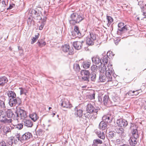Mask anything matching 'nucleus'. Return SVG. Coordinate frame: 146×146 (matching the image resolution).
Masks as SVG:
<instances>
[{
    "label": "nucleus",
    "mask_w": 146,
    "mask_h": 146,
    "mask_svg": "<svg viewBox=\"0 0 146 146\" xmlns=\"http://www.w3.org/2000/svg\"><path fill=\"white\" fill-rule=\"evenodd\" d=\"M45 24L44 23H41L40 25V26L39 29L40 30H42L43 29Z\"/></svg>",
    "instance_id": "nucleus-57"
},
{
    "label": "nucleus",
    "mask_w": 146,
    "mask_h": 146,
    "mask_svg": "<svg viewBox=\"0 0 146 146\" xmlns=\"http://www.w3.org/2000/svg\"><path fill=\"white\" fill-rule=\"evenodd\" d=\"M118 98L117 97H113L112 98L113 101L112 102L113 103H112L111 105L113 106H117V104L118 103Z\"/></svg>",
    "instance_id": "nucleus-35"
},
{
    "label": "nucleus",
    "mask_w": 146,
    "mask_h": 146,
    "mask_svg": "<svg viewBox=\"0 0 146 146\" xmlns=\"http://www.w3.org/2000/svg\"><path fill=\"white\" fill-rule=\"evenodd\" d=\"M19 51V53L20 54V55L22 56L23 55V50H20Z\"/></svg>",
    "instance_id": "nucleus-63"
},
{
    "label": "nucleus",
    "mask_w": 146,
    "mask_h": 146,
    "mask_svg": "<svg viewBox=\"0 0 146 146\" xmlns=\"http://www.w3.org/2000/svg\"><path fill=\"white\" fill-rule=\"evenodd\" d=\"M88 37L92 38L93 40H96V35L94 33L90 32V35Z\"/></svg>",
    "instance_id": "nucleus-38"
},
{
    "label": "nucleus",
    "mask_w": 146,
    "mask_h": 146,
    "mask_svg": "<svg viewBox=\"0 0 146 146\" xmlns=\"http://www.w3.org/2000/svg\"><path fill=\"white\" fill-rule=\"evenodd\" d=\"M103 121L107 123H110L112 120V117L110 115H104L102 117Z\"/></svg>",
    "instance_id": "nucleus-16"
},
{
    "label": "nucleus",
    "mask_w": 146,
    "mask_h": 146,
    "mask_svg": "<svg viewBox=\"0 0 146 146\" xmlns=\"http://www.w3.org/2000/svg\"><path fill=\"white\" fill-rule=\"evenodd\" d=\"M97 135L100 138L104 140L105 138V134L104 132H101L100 131L97 132Z\"/></svg>",
    "instance_id": "nucleus-29"
},
{
    "label": "nucleus",
    "mask_w": 146,
    "mask_h": 146,
    "mask_svg": "<svg viewBox=\"0 0 146 146\" xmlns=\"http://www.w3.org/2000/svg\"><path fill=\"white\" fill-rule=\"evenodd\" d=\"M36 40H36L34 37H33V38L32 39V41L31 42V44H34L35 42L36 41Z\"/></svg>",
    "instance_id": "nucleus-59"
},
{
    "label": "nucleus",
    "mask_w": 146,
    "mask_h": 146,
    "mask_svg": "<svg viewBox=\"0 0 146 146\" xmlns=\"http://www.w3.org/2000/svg\"><path fill=\"white\" fill-rule=\"evenodd\" d=\"M31 12L32 14L36 15L37 16H39L40 13V12H38L37 10L35 9H33Z\"/></svg>",
    "instance_id": "nucleus-46"
},
{
    "label": "nucleus",
    "mask_w": 146,
    "mask_h": 146,
    "mask_svg": "<svg viewBox=\"0 0 146 146\" xmlns=\"http://www.w3.org/2000/svg\"><path fill=\"white\" fill-rule=\"evenodd\" d=\"M116 123L119 126L121 127H126L128 124L126 121L121 119L117 120Z\"/></svg>",
    "instance_id": "nucleus-11"
},
{
    "label": "nucleus",
    "mask_w": 146,
    "mask_h": 146,
    "mask_svg": "<svg viewBox=\"0 0 146 146\" xmlns=\"http://www.w3.org/2000/svg\"><path fill=\"white\" fill-rule=\"evenodd\" d=\"M74 31L72 32V35L74 36H80L81 34L80 31L79 27L77 26H75L74 27Z\"/></svg>",
    "instance_id": "nucleus-18"
},
{
    "label": "nucleus",
    "mask_w": 146,
    "mask_h": 146,
    "mask_svg": "<svg viewBox=\"0 0 146 146\" xmlns=\"http://www.w3.org/2000/svg\"><path fill=\"white\" fill-rule=\"evenodd\" d=\"M75 113L74 115L76 117H78L80 118L83 115V111L82 109H79L76 107L74 109Z\"/></svg>",
    "instance_id": "nucleus-13"
},
{
    "label": "nucleus",
    "mask_w": 146,
    "mask_h": 146,
    "mask_svg": "<svg viewBox=\"0 0 146 146\" xmlns=\"http://www.w3.org/2000/svg\"><path fill=\"white\" fill-rule=\"evenodd\" d=\"M92 60L93 63L95 64H98L100 63L102 64L101 60L98 55L94 56L92 57Z\"/></svg>",
    "instance_id": "nucleus-14"
},
{
    "label": "nucleus",
    "mask_w": 146,
    "mask_h": 146,
    "mask_svg": "<svg viewBox=\"0 0 146 146\" xmlns=\"http://www.w3.org/2000/svg\"><path fill=\"white\" fill-rule=\"evenodd\" d=\"M108 55H105L103 56L102 58V62L104 63V64H107L108 61Z\"/></svg>",
    "instance_id": "nucleus-37"
},
{
    "label": "nucleus",
    "mask_w": 146,
    "mask_h": 146,
    "mask_svg": "<svg viewBox=\"0 0 146 146\" xmlns=\"http://www.w3.org/2000/svg\"><path fill=\"white\" fill-rule=\"evenodd\" d=\"M114 133L113 131H110L108 133V135L110 138H111L113 137L114 135Z\"/></svg>",
    "instance_id": "nucleus-48"
},
{
    "label": "nucleus",
    "mask_w": 146,
    "mask_h": 146,
    "mask_svg": "<svg viewBox=\"0 0 146 146\" xmlns=\"http://www.w3.org/2000/svg\"><path fill=\"white\" fill-rule=\"evenodd\" d=\"M95 40L92 39L91 38L87 37L86 38V44L89 46H92L94 44Z\"/></svg>",
    "instance_id": "nucleus-26"
},
{
    "label": "nucleus",
    "mask_w": 146,
    "mask_h": 146,
    "mask_svg": "<svg viewBox=\"0 0 146 146\" xmlns=\"http://www.w3.org/2000/svg\"><path fill=\"white\" fill-rule=\"evenodd\" d=\"M95 93L93 92L92 94H91L88 96V98L90 100L94 99H95Z\"/></svg>",
    "instance_id": "nucleus-50"
},
{
    "label": "nucleus",
    "mask_w": 146,
    "mask_h": 146,
    "mask_svg": "<svg viewBox=\"0 0 146 146\" xmlns=\"http://www.w3.org/2000/svg\"><path fill=\"white\" fill-rule=\"evenodd\" d=\"M141 11L143 13L142 15L144 16L141 19L143 20L144 18H146V7L145 6L141 7Z\"/></svg>",
    "instance_id": "nucleus-34"
},
{
    "label": "nucleus",
    "mask_w": 146,
    "mask_h": 146,
    "mask_svg": "<svg viewBox=\"0 0 146 146\" xmlns=\"http://www.w3.org/2000/svg\"><path fill=\"white\" fill-rule=\"evenodd\" d=\"M32 21V20H31L30 18H29L27 20V23L28 25H31Z\"/></svg>",
    "instance_id": "nucleus-55"
},
{
    "label": "nucleus",
    "mask_w": 146,
    "mask_h": 146,
    "mask_svg": "<svg viewBox=\"0 0 146 146\" xmlns=\"http://www.w3.org/2000/svg\"><path fill=\"white\" fill-rule=\"evenodd\" d=\"M132 93L131 92V91L130 90L128 92H127L126 94H128L129 96H132L133 95V94H132Z\"/></svg>",
    "instance_id": "nucleus-64"
},
{
    "label": "nucleus",
    "mask_w": 146,
    "mask_h": 146,
    "mask_svg": "<svg viewBox=\"0 0 146 146\" xmlns=\"http://www.w3.org/2000/svg\"><path fill=\"white\" fill-rule=\"evenodd\" d=\"M37 43L38 44V46L40 48L45 45L46 44V43L45 41H42V39L38 40Z\"/></svg>",
    "instance_id": "nucleus-36"
},
{
    "label": "nucleus",
    "mask_w": 146,
    "mask_h": 146,
    "mask_svg": "<svg viewBox=\"0 0 146 146\" xmlns=\"http://www.w3.org/2000/svg\"><path fill=\"white\" fill-rule=\"evenodd\" d=\"M19 89L20 90V94L21 95L23 94H25V95H26V93H27V90L25 88H19Z\"/></svg>",
    "instance_id": "nucleus-41"
},
{
    "label": "nucleus",
    "mask_w": 146,
    "mask_h": 146,
    "mask_svg": "<svg viewBox=\"0 0 146 146\" xmlns=\"http://www.w3.org/2000/svg\"><path fill=\"white\" fill-rule=\"evenodd\" d=\"M84 42V41H77L73 42V45L75 48L77 50L81 49L82 46V43Z\"/></svg>",
    "instance_id": "nucleus-10"
},
{
    "label": "nucleus",
    "mask_w": 146,
    "mask_h": 146,
    "mask_svg": "<svg viewBox=\"0 0 146 146\" xmlns=\"http://www.w3.org/2000/svg\"><path fill=\"white\" fill-rule=\"evenodd\" d=\"M108 65H110L111 64H108ZM99 67L100 68H101V70H100V73L106 74V72H108V67L107 68L105 64H102L101 66H99Z\"/></svg>",
    "instance_id": "nucleus-17"
},
{
    "label": "nucleus",
    "mask_w": 146,
    "mask_h": 146,
    "mask_svg": "<svg viewBox=\"0 0 146 146\" xmlns=\"http://www.w3.org/2000/svg\"><path fill=\"white\" fill-rule=\"evenodd\" d=\"M6 5L5 2L4 0L0 2V11L3 12L6 9Z\"/></svg>",
    "instance_id": "nucleus-22"
},
{
    "label": "nucleus",
    "mask_w": 146,
    "mask_h": 146,
    "mask_svg": "<svg viewBox=\"0 0 146 146\" xmlns=\"http://www.w3.org/2000/svg\"><path fill=\"white\" fill-rule=\"evenodd\" d=\"M61 106L63 108H71L72 106L69 101L67 99H64L62 101L61 103Z\"/></svg>",
    "instance_id": "nucleus-9"
},
{
    "label": "nucleus",
    "mask_w": 146,
    "mask_h": 146,
    "mask_svg": "<svg viewBox=\"0 0 146 146\" xmlns=\"http://www.w3.org/2000/svg\"><path fill=\"white\" fill-rule=\"evenodd\" d=\"M8 81L7 78L5 76H3L0 78V86H3L5 83Z\"/></svg>",
    "instance_id": "nucleus-24"
},
{
    "label": "nucleus",
    "mask_w": 146,
    "mask_h": 146,
    "mask_svg": "<svg viewBox=\"0 0 146 146\" xmlns=\"http://www.w3.org/2000/svg\"><path fill=\"white\" fill-rule=\"evenodd\" d=\"M43 130L41 129H39L37 131V133L39 135H41L43 133Z\"/></svg>",
    "instance_id": "nucleus-53"
},
{
    "label": "nucleus",
    "mask_w": 146,
    "mask_h": 146,
    "mask_svg": "<svg viewBox=\"0 0 146 146\" xmlns=\"http://www.w3.org/2000/svg\"><path fill=\"white\" fill-rule=\"evenodd\" d=\"M6 116L5 111H2L0 112V121L1 119L5 117Z\"/></svg>",
    "instance_id": "nucleus-42"
},
{
    "label": "nucleus",
    "mask_w": 146,
    "mask_h": 146,
    "mask_svg": "<svg viewBox=\"0 0 146 146\" xmlns=\"http://www.w3.org/2000/svg\"><path fill=\"white\" fill-rule=\"evenodd\" d=\"M40 35V34L39 33H37V35H35L34 37H33L34 38H35L36 40H37L39 37Z\"/></svg>",
    "instance_id": "nucleus-61"
},
{
    "label": "nucleus",
    "mask_w": 146,
    "mask_h": 146,
    "mask_svg": "<svg viewBox=\"0 0 146 146\" xmlns=\"http://www.w3.org/2000/svg\"><path fill=\"white\" fill-rule=\"evenodd\" d=\"M6 116L9 118L12 117L14 119V117L15 116V111L14 113L12 110L11 109H7L5 111Z\"/></svg>",
    "instance_id": "nucleus-15"
},
{
    "label": "nucleus",
    "mask_w": 146,
    "mask_h": 146,
    "mask_svg": "<svg viewBox=\"0 0 146 146\" xmlns=\"http://www.w3.org/2000/svg\"><path fill=\"white\" fill-rule=\"evenodd\" d=\"M107 19L108 22V25H110L113 21V19L110 16H107Z\"/></svg>",
    "instance_id": "nucleus-43"
},
{
    "label": "nucleus",
    "mask_w": 146,
    "mask_h": 146,
    "mask_svg": "<svg viewBox=\"0 0 146 146\" xmlns=\"http://www.w3.org/2000/svg\"><path fill=\"white\" fill-rule=\"evenodd\" d=\"M107 55H108V56H109L110 57H112V56H114L112 54V52H110V51L107 52Z\"/></svg>",
    "instance_id": "nucleus-54"
},
{
    "label": "nucleus",
    "mask_w": 146,
    "mask_h": 146,
    "mask_svg": "<svg viewBox=\"0 0 146 146\" xmlns=\"http://www.w3.org/2000/svg\"><path fill=\"white\" fill-rule=\"evenodd\" d=\"M8 95L9 99V104L11 107L16 105V104L20 105L21 102V99L18 97H16V95L14 92L9 91Z\"/></svg>",
    "instance_id": "nucleus-3"
},
{
    "label": "nucleus",
    "mask_w": 146,
    "mask_h": 146,
    "mask_svg": "<svg viewBox=\"0 0 146 146\" xmlns=\"http://www.w3.org/2000/svg\"><path fill=\"white\" fill-rule=\"evenodd\" d=\"M32 135L31 133L29 132H26L20 137V141L23 142L27 141L32 138Z\"/></svg>",
    "instance_id": "nucleus-8"
},
{
    "label": "nucleus",
    "mask_w": 146,
    "mask_h": 146,
    "mask_svg": "<svg viewBox=\"0 0 146 146\" xmlns=\"http://www.w3.org/2000/svg\"><path fill=\"white\" fill-rule=\"evenodd\" d=\"M0 146H8L5 143V142L4 141H2L0 142Z\"/></svg>",
    "instance_id": "nucleus-52"
},
{
    "label": "nucleus",
    "mask_w": 146,
    "mask_h": 146,
    "mask_svg": "<svg viewBox=\"0 0 146 146\" xmlns=\"http://www.w3.org/2000/svg\"><path fill=\"white\" fill-rule=\"evenodd\" d=\"M24 126L27 127H31L33 125V122L30 119H25L23 120Z\"/></svg>",
    "instance_id": "nucleus-19"
},
{
    "label": "nucleus",
    "mask_w": 146,
    "mask_h": 146,
    "mask_svg": "<svg viewBox=\"0 0 146 146\" xmlns=\"http://www.w3.org/2000/svg\"><path fill=\"white\" fill-rule=\"evenodd\" d=\"M120 39H117L116 40H115L114 42L115 44L116 45H117L118 44V42H119L120 41Z\"/></svg>",
    "instance_id": "nucleus-62"
},
{
    "label": "nucleus",
    "mask_w": 146,
    "mask_h": 146,
    "mask_svg": "<svg viewBox=\"0 0 146 146\" xmlns=\"http://www.w3.org/2000/svg\"><path fill=\"white\" fill-rule=\"evenodd\" d=\"M137 138L131 137L129 140V143L131 146H135L137 143Z\"/></svg>",
    "instance_id": "nucleus-23"
},
{
    "label": "nucleus",
    "mask_w": 146,
    "mask_h": 146,
    "mask_svg": "<svg viewBox=\"0 0 146 146\" xmlns=\"http://www.w3.org/2000/svg\"><path fill=\"white\" fill-rule=\"evenodd\" d=\"M124 24L122 22L118 24V28L117 32H119V31L123 32L127 30L126 25L124 26Z\"/></svg>",
    "instance_id": "nucleus-12"
},
{
    "label": "nucleus",
    "mask_w": 146,
    "mask_h": 146,
    "mask_svg": "<svg viewBox=\"0 0 146 146\" xmlns=\"http://www.w3.org/2000/svg\"><path fill=\"white\" fill-rule=\"evenodd\" d=\"M90 77L91 78L92 81H95L96 78V75L95 74L93 73L90 74Z\"/></svg>",
    "instance_id": "nucleus-45"
},
{
    "label": "nucleus",
    "mask_w": 146,
    "mask_h": 146,
    "mask_svg": "<svg viewBox=\"0 0 146 146\" xmlns=\"http://www.w3.org/2000/svg\"><path fill=\"white\" fill-rule=\"evenodd\" d=\"M16 127L19 129H21L23 128V123H19L15 125Z\"/></svg>",
    "instance_id": "nucleus-47"
},
{
    "label": "nucleus",
    "mask_w": 146,
    "mask_h": 146,
    "mask_svg": "<svg viewBox=\"0 0 146 146\" xmlns=\"http://www.w3.org/2000/svg\"><path fill=\"white\" fill-rule=\"evenodd\" d=\"M5 98L3 99V100H0V107L2 108H5Z\"/></svg>",
    "instance_id": "nucleus-44"
},
{
    "label": "nucleus",
    "mask_w": 146,
    "mask_h": 146,
    "mask_svg": "<svg viewBox=\"0 0 146 146\" xmlns=\"http://www.w3.org/2000/svg\"><path fill=\"white\" fill-rule=\"evenodd\" d=\"M7 143L9 144V145H12L13 143V140L12 139V137H11L10 138H9L7 140Z\"/></svg>",
    "instance_id": "nucleus-49"
},
{
    "label": "nucleus",
    "mask_w": 146,
    "mask_h": 146,
    "mask_svg": "<svg viewBox=\"0 0 146 146\" xmlns=\"http://www.w3.org/2000/svg\"><path fill=\"white\" fill-rule=\"evenodd\" d=\"M103 101L104 105L107 107H109L111 106L112 103H113L110 101L109 97L108 95H105L102 98Z\"/></svg>",
    "instance_id": "nucleus-7"
},
{
    "label": "nucleus",
    "mask_w": 146,
    "mask_h": 146,
    "mask_svg": "<svg viewBox=\"0 0 146 146\" xmlns=\"http://www.w3.org/2000/svg\"><path fill=\"white\" fill-rule=\"evenodd\" d=\"M3 130L4 133L6 134L11 131V130L9 127L4 126L3 128Z\"/></svg>",
    "instance_id": "nucleus-39"
},
{
    "label": "nucleus",
    "mask_w": 146,
    "mask_h": 146,
    "mask_svg": "<svg viewBox=\"0 0 146 146\" xmlns=\"http://www.w3.org/2000/svg\"><path fill=\"white\" fill-rule=\"evenodd\" d=\"M27 117L26 112L21 108L15 111V116L14 117V120L19 121V119L24 120Z\"/></svg>",
    "instance_id": "nucleus-5"
},
{
    "label": "nucleus",
    "mask_w": 146,
    "mask_h": 146,
    "mask_svg": "<svg viewBox=\"0 0 146 146\" xmlns=\"http://www.w3.org/2000/svg\"><path fill=\"white\" fill-rule=\"evenodd\" d=\"M82 76H90V73L89 72L85 70H82L80 72Z\"/></svg>",
    "instance_id": "nucleus-31"
},
{
    "label": "nucleus",
    "mask_w": 146,
    "mask_h": 146,
    "mask_svg": "<svg viewBox=\"0 0 146 146\" xmlns=\"http://www.w3.org/2000/svg\"><path fill=\"white\" fill-rule=\"evenodd\" d=\"M73 68L74 70L77 72H79L80 69L79 65L78 64H74L73 66Z\"/></svg>",
    "instance_id": "nucleus-40"
},
{
    "label": "nucleus",
    "mask_w": 146,
    "mask_h": 146,
    "mask_svg": "<svg viewBox=\"0 0 146 146\" xmlns=\"http://www.w3.org/2000/svg\"><path fill=\"white\" fill-rule=\"evenodd\" d=\"M96 67L97 66L96 65H93L92 66L91 68V70L93 71H94L95 70Z\"/></svg>",
    "instance_id": "nucleus-56"
},
{
    "label": "nucleus",
    "mask_w": 146,
    "mask_h": 146,
    "mask_svg": "<svg viewBox=\"0 0 146 146\" xmlns=\"http://www.w3.org/2000/svg\"><path fill=\"white\" fill-rule=\"evenodd\" d=\"M13 6H15V4H12L10 5L9 7L7 8V10H9L12 9L13 7Z\"/></svg>",
    "instance_id": "nucleus-58"
},
{
    "label": "nucleus",
    "mask_w": 146,
    "mask_h": 146,
    "mask_svg": "<svg viewBox=\"0 0 146 146\" xmlns=\"http://www.w3.org/2000/svg\"><path fill=\"white\" fill-rule=\"evenodd\" d=\"M62 49L64 52L68 53L69 55L72 54L73 53L74 49L72 48H70L69 45L65 44L62 47Z\"/></svg>",
    "instance_id": "nucleus-6"
},
{
    "label": "nucleus",
    "mask_w": 146,
    "mask_h": 146,
    "mask_svg": "<svg viewBox=\"0 0 146 146\" xmlns=\"http://www.w3.org/2000/svg\"><path fill=\"white\" fill-rule=\"evenodd\" d=\"M90 77V76H83L82 79L84 81H89V79Z\"/></svg>",
    "instance_id": "nucleus-51"
},
{
    "label": "nucleus",
    "mask_w": 146,
    "mask_h": 146,
    "mask_svg": "<svg viewBox=\"0 0 146 146\" xmlns=\"http://www.w3.org/2000/svg\"><path fill=\"white\" fill-rule=\"evenodd\" d=\"M12 121H13V120L11 119H7L6 117L3 119H1V120L0 121L1 122L6 124H12Z\"/></svg>",
    "instance_id": "nucleus-20"
},
{
    "label": "nucleus",
    "mask_w": 146,
    "mask_h": 146,
    "mask_svg": "<svg viewBox=\"0 0 146 146\" xmlns=\"http://www.w3.org/2000/svg\"><path fill=\"white\" fill-rule=\"evenodd\" d=\"M108 72L106 74L100 73L99 75V81L101 82H111L112 81V75L113 73L114 70L112 67V65H108Z\"/></svg>",
    "instance_id": "nucleus-2"
},
{
    "label": "nucleus",
    "mask_w": 146,
    "mask_h": 146,
    "mask_svg": "<svg viewBox=\"0 0 146 146\" xmlns=\"http://www.w3.org/2000/svg\"><path fill=\"white\" fill-rule=\"evenodd\" d=\"M131 133L132 135V136L131 137L135 138H137L139 137V136L138 134V132L137 129H133L132 130Z\"/></svg>",
    "instance_id": "nucleus-30"
},
{
    "label": "nucleus",
    "mask_w": 146,
    "mask_h": 146,
    "mask_svg": "<svg viewBox=\"0 0 146 146\" xmlns=\"http://www.w3.org/2000/svg\"><path fill=\"white\" fill-rule=\"evenodd\" d=\"M107 124L104 121H101L99 124V128L102 130H104L107 129Z\"/></svg>",
    "instance_id": "nucleus-21"
},
{
    "label": "nucleus",
    "mask_w": 146,
    "mask_h": 146,
    "mask_svg": "<svg viewBox=\"0 0 146 146\" xmlns=\"http://www.w3.org/2000/svg\"><path fill=\"white\" fill-rule=\"evenodd\" d=\"M102 143V141L99 139H94L93 141L92 146H98V144H101Z\"/></svg>",
    "instance_id": "nucleus-28"
},
{
    "label": "nucleus",
    "mask_w": 146,
    "mask_h": 146,
    "mask_svg": "<svg viewBox=\"0 0 146 146\" xmlns=\"http://www.w3.org/2000/svg\"><path fill=\"white\" fill-rule=\"evenodd\" d=\"M116 131L117 133L121 135L122 136L124 135V130L123 129L121 128H117Z\"/></svg>",
    "instance_id": "nucleus-33"
},
{
    "label": "nucleus",
    "mask_w": 146,
    "mask_h": 146,
    "mask_svg": "<svg viewBox=\"0 0 146 146\" xmlns=\"http://www.w3.org/2000/svg\"><path fill=\"white\" fill-rule=\"evenodd\" d=\"M70 19L69 22L70 24L72 25H74L82 21L84 19V17L82 14H78L76 13H74L70 16Z\"/></svg>",
    "instance_id": "nucleus-4"
},
{
    "label": "nucleus",
    "mask_w": 146,
    "mask_h": 146,
    "mask_svg": "<svg viewBox=\"0 0 146 146\" xmlns=\"http://www.w3.org/2000/svg\"><path fill=\"white\" fill-rule=\"evenodd\" d=\"M90 62L85 61L83 62L82 65L84 68L87 69L90 67Z\"/></svg>",
    "instance_id": "nucleus-32"
},
{
    "label": "nucleus",
    "mask_w": 146,
    "mask_h": 146,
    "mask_svg": "<svg viewBox=\"0 0 146 146\" xmlns=\"http://www.w3.org/2000/svg\"><path fill=\"white\" fill-rule=\"evenodd\" d=\"M47 19L46 17H44L43 19H42V23H44V24H45V22L46 21V19Z\"/></svg>",
    "instance_id": "nucleus-60"
},
{
    "label": "nucleus",
    "mask_w": 146,
    "mask_h": 146,
    "mask_svg": "<svg viewBox=\"0 0 146 146\" xmlns=\"http://www.w3.org/2000/svg\"><path fill=\"white\" fill-rule=\"evenodd\" d=\"M99 110V107L94 106L91 104H88L87 106V113L85 114V117L88 119H95L97 117L98 112Z\"/></svg>",
    "instance_id": "nucleus-1"
},
{
    "label": "nucleus",
    "mask_w": 146,
    "mask_h": 146,
    "mask_svg": "<svg viewBox=\"0 0 146 146\" xmlns=\"http://www.w3.org/2000/svg\"><path fill=\"white\" fill-rule=\"evenodd\" d=\"M17 135H15V137H12V139L13 142V143L16 144L19 141H20L21 137L19 134L17 133Z\"/></svg>",
    "instance_id": "nucleus-25"
},
{
    "label": "nucleus",
    "mask_w": 146,
    "mask_h": 146,
    "mask_svg": "<svg viewBox=\"0 0 146 146\" xmlns=\"http://www.w3.org/2000/svg\"><path fill=\"white\" fill-rule=\"evenodd\" d=\"M30 117L34 121H35L39 118L37 115L35 113H33L29 115Z\"/></svg>",
    "instance_id": "nucleus-27"
}]
</instances>
